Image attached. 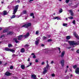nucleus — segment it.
Listing matches in <instances>:
<instances>
[{"label": "nucleus", "mask_w": 79, "mask_h": 79, "mask_svg": "<svg viewBox=\"0 0 79 79\" xmlns=\"http://www.w3.org/2000/svg\"><path fill=\"white\" fill-rule=\"evenodd\" d=\"M69 44H70V45H79V41H77L76 42V41H68Z\"/></svg>", "instance_id": "1"}, {"label": "nucleus", "mask_w": 79, "mask_h": 79, "mask_svg": "<svg viewBox=\"0 0 79 79\" xmlns=\"http://www.w3.org/2000/svg\"><path fill=\"white\" fill-rule=\"evenodd\" d=\"M30 34H29V33L27 32L26 35H20L18 36V40H21L22 39H23V37H24L25 39L27 38V37H28L29 36Z\"/></svg>", "instance_id": "2"}, {"label": "nucleus", "mask_w": 79, "mask_h": 79, "mask_svg": "<svg viewBox=\"0 0 79 79\" xmlns=\"http://www.w3.org/2000/svg\"><path fill=\"white\" fill-rule=\"evenodd\" d=\"M31 23H28L24 24V25H23L22 27H25V28H28L29 27H31Z\"/></svg>", "instance_id": "3"}, {"label": "nucleus", "mask_w": 79, "mask_h": 79, "mask_svg": "<svg viewBox=\"0 0 79 79\" xmlns=\"http://www.w3.org/2000/svg\"><path fill=\"white\" fill-rule=\"evenodd\" d=\"M18 7H19V5H17L15 6V8L13 10V15H15L16 13V12L18 11Z\"/></svg>", "instance_id": "4"}, {"label": "nucleus", "mask_w": 79, "mask_h": 79, "mask_svg": "<svg viewBox=\"0 0 79 79\" xmlns=\"http://www.w3.org/2000/svg\"><path fill=\"white\" fill-rule=\"evenodd\" d=\"M6 51H8V52H11L12 53H15V50L13 49H10L8 48H6L5 49Z\"/></svg>", "instance_id": "5"}, {"label": "nucleus", "mask_w": 79, "mask_h": 79, "mask_svg": "<svg viewBox=\"0 0 79 79\" xmlns=\"http://www.w3.org/2000/svg\"><path fill=\"white\" fill-rule=\"evenodd\" d=\"M73 35L75 36V37L77 38V39H79V36H78V35L77 34L76 32H74Z\"/></svg>", "instance_id": "6"}, {"label": "nucleus", "mask_w": 79, "mask_h": 79, "mask_svg": "<svg viewBox=\"0 0 79 79\" xmlns=\"http://www.w3.org/2000/svg\"><path fill=\"white\" fill-rule=\"evenodd\" d=\"M5 74L6 76H10L12 74V73H10L9 72L7 71L5 73Z\"/></svg>", "instance_id": "7"}, {"label": "nucleus", "mask_w": 79, "mask_h": 79, "mask_svg": "<svg viewBox=\"0 0 79 79\" xmlns=\"http://www.w3.org/2000/svg\"><path fill=\"white\" fill-rule=\"evenodd\" d=\"M47 70L46 69V67H44V69L43 71V74H45L47 73Z\"/></svg>", "instance_id": "8"}, {"label": "nucleus", "mask_w": 79, "mask_h": 79, "mask_svg": "<svg viewBox=\"0 0 79 79\" xmlns=\"http://www.w3.org/2000/svg\"><path fill=\"white\" fill-rule=\"evenodd\" d=\"M61 64L62 65V66L63 67V66H64V60H63L61 61Z\"/></svg>", "instance_id": "9"}, {"label": "nucleus", "mask_w": 79, "mask_h": 79, "mask_svg": "<svg viewBox=\"0 0 79 79\" xmlns=\"http://www.w3.org/2000/svg\"><path fill=\"white\" fill-rule=\"evenodd\" d=\"M69 11L70 12L71 16H73L74 15V13H73V11H72V10H69Z\"/></svg>", "instance_id": "10"}, {"label": "nucleus", "mask_w": 79, "mask_h": 79, "mask_svg": "<svg viewBox=\"0 0 79 79\" xmlns=\"http://www.w3.org/2000/svg\"><path fill=\"white\" fill-rule=\"evenodd\" d=\"M3 15H4V16H5L7 14H8V12H7L6 10H4L3 12Z\"/></svg>", "instance_id": "11"}, {"label": "nucleus", "mask_w": 79, "mask_h": 79, "mask_svg": "<svg viewBox=\"0 0 79 79\" xmlns=\"http://www.w3.org/2000/svg\"><path fill=\"white\" fill-rule=\"evenodd\" d=\"M13 40H14V41H15V43H16V44H18V42H19V41L17 40V38H13Z\"/></svg>", "instance_id": "12"}, {"label": "nucleus", "mask_w": 79, "mask_h": 79, "mask_svg": "<svg viewBox=\"0 0 79 79\" xmlns=\"http://www.w3.org/2000/svg\"><path fill=\"white\" fill-rule=\"evenodd\" d=\"M75 73L76 74H79V68H77L75 70Z\"/></svg>", "instance_id": "13"}, {"label": "nucleus", "mask_w": 79, "mask_h": 79, "mask_svg": "<svg viewBox=\"0 0 79 79\" xmlns=\"http://www.w3.org/2000/svg\"><path fill=\"white\" fill-rule=\"evenodd\" d=\"M39 41H40V40L38 39L36 40V41H35V44L36 45H38L39 43Z\"/></svg>", "instance_id": "14"}, {"label": "nucleus", "mask_w": 79, "mask_h": 79, "mask_svg": "<svg viewBox=\"0 0 79 79\" xmlns=\"http://www.w3.org/2000/svg\"><path fill=\"white\" fill-rule=\"evenodd\" d=\"M13 34V32L12 31H8L7 33V35H12Z\"/></svg>", "instance_id": "15"}, {"label": "nucleus", "mask_w": 79, "mask_h": 79, "mask_svg": "<svg viewBox=\"0 0 79 79\" xmlns=\"http://www.w3.org/2000/svg\"><path fill=\"white\" fill-rule=\"evenodd\" d=\"M65 53V52L63 51L61 53V58H63V56H64V53Z\"/></svg>", "instance_id": "16"}, {"label": "nucleus", "mask_w": 79, "mask_h": 79, "mask_svg": "<svg viewBox=\"0 0 79 79\" xmlns=\"http://www.w3.org/2000/svg\"><path fill=\"white\" fill-rule=\"evenodd\" d=\"M20 52L22 53H24L25 52V50H24V48H23L22 49H21Z\"/></svg>", "instance_id": "17"}, {"label": "nucleus", "mask_w": 79, "mask_h": 79, "mask_svg": "<svg viewBox=\"0 0 79 79\" xmlns=\"http://www.w3.org/2000/svg\"><path fill=\"white\" fill-rule=\"evenodd\" d=\"M21 68L22 69H25V66L22 64L21 66Z\"/></svg>", "instance_id": "18"}, {"label": "nucleus", "mask_w": 79, "mask_h": 79, "mask_svg": "<svg viewBox=\"0 0 79 79\" xmlns=\"http://www.w3.org/2000/svg\"><path fill=\"white\" fill-rule=\"evenodd\" d=\"M66 39L67 40H69L71 39V36H67L66 37Z\"/></svg>", "instance_id": "19"}, {"label": "nucleus", "mask_w": 79, "mask_h": 79, "mask_svg": "<svg viewBox=\"0 0 79 79\" xmlns=\"http://www.w3.org/2000/svg\"><path fill=\"white\" fill-rule=\"evenodd\" d=\"M30 45L29 44H26L24 46V47L25 48H27V47H28Z\"/></svg>", "instance_id": "20"}, {"label": "nucleus", "mask_w": 79, "mask_h": 79, "mask_svg": "<svg viewBox=\"0 0 79 79\" xmlns=\"http://www.w3.org/2000/svg\"><path fill=\"white\" fill-rule=\"evenodd\" d=\"M7 31H8V30L7 29H5L3 30V33H5L6 32H7Z\"/></svg>", "instance_id": "21"}, {"label": "nucleus", "mask_w": 79, "mask_h": 79, "mask_svg": "<svg viewBox=\"0 0 79 79\" xmlns=\"http://www.w3.org/2000/svg\"><path fill=\"white\" fill-rule=\"evenodd\" d=\"M59 12L60 13H62L63 12V9L61 8H60L59 10Z\"/></svg>", "instance_id": "22"}, {"label": "nucleus", "mask_w": 79, "mask_h": 79, "mask_svg": "<svg viewBox=\"0 0 79 79\" xmlns=\"http://www.w3.org/2000/svg\"><path fill=\"white\" fill-rule=\"evenodd\" d=\"M69 0H66L65 2H66V3H69ZM74 0V1H76V0Z\"/></svg>", "instance_id": "23"}, {"label": "nucleus", "mask_w": 79, "mask_h": 79, "mask_svg": "<svg viewBox=\"0 0 79 79\" xmlns=\"http://www.w3.org/2000/svg\"><path fill=\"white\" fill-rule=\"evenodd\" d=\"M8 47H13V45L11 44H9L8 45Z\"/></svg>", "instance_id": "24"}, {"label": "nucleus", "mask_w": 79, "mask_h": 79, "mask_svg": "<svg viewBox=\"0 0 79 79\" xmlns=\"http://www.w3.org/2000/svg\"><path fill=\"white\" fill-rule=\"evenodd\" d=\"M47 41L48 42H52V40L51 39H49Z\"/></svg>", "instance_id": "25"}, {"label": "nucleus", "mask_w": 79, "mask_h": 79, "mask_svg": "<svg viewBox=\"0 0 79 79\" xmlns=\"http://www.w3.org/2000/svg\"><path fill=\"white\" fill-rule=\"evenodd\" d=\"M73 68L74 69H76L77 68V65H75L73 66Z\"/></svg>", "instance_id": "26"}, {"label": "nucleus", "mask_w": 79, "mask_h": 79, "mask_svg": "<svg viewBox=\"0 0 79 79\" xmlns=\"http://www.w3.org/2000/svg\"><path fill=\"white\" fill-rule=\"evenodd\" d=\"M23 13L24 14H27V11L26 10H24L23 11Z\"/></svg>", "instance_id": "27"}, {"label": "nucleus", "mask_w": 79, "mask_h": 79, "mask_svg": "<svg viewBox=\"0 0 79 79\" xmlns=\"http://www.w3.org/2000/svg\"><path fill=\"white\" fill-rule=\"evenodd\" d=\"M16 17V15H13L11 17V19H13V18H15Z\"/></svg>", "instance_id": "28"}, {"label": "nucleus", "mask_w": 79, "mask_h": 79, "mask_svg": "<svg viewBox=\"0 0 79 79\" xmlns=\"http://www.w3.org/2000/svg\"><path fill=\"white\" fill-rule=\"evenodd\" d=\"M48 68H49V65L48 64H47V65L46 67V69L47 68V69H48Z\"/></svg>", "instance_id": "29"}, {"label": "nucleus", "mask_w": 79, "mask_h": 79, "mask_svg": "<svg viewBox=\"0 0 79 79\" xmlns=\"http://www.w3.org/2000/svg\"><path fill=\"white\" fill-rule=\"evenodd\" d=\"M68 18H69V19H73V17L70 16V17H69Z\"/></svg>", "instance_id": "30"}, {"label": "nucleus", "mask_w": 79, "mask_h": 79, "mask_svg": "<svg viewBox=\"0 0 79 79\" xmlns=\"http://www.w3.org/2000/svg\"><path fill=\"white\" fill-rule=\"evenodd\" d=\"M72 23H73V24H76V21L75 20H73Z\"/></svg>", "instance_id": "31"}, {"label": "nucleus", "mask_w": 79, "mask_h": 79, "mask_svg": "<svg viewBox=\"0 0 79 79\" xmlns=\"http://www.w3.org/2000/svg\"><path fill=\"white\" fill-rule=\"evenodd\" d=\"M67 25H68V24H67V23H64L63 24V26H67Z\"/></svg>", "instance_id": "32"}, {"label": "nucleus", "mask_w": 79, "mask_h": 79, "mask_svg": "<svg viewBox=\"0 0 79 79\" xmlns=\"http://www.w3.org/2000/svg\"><path fill=\"white\" fill-rule=\"evenodd\" d=\"M43 39H44V40H46V39H47V37L45 36H43Z\"/></svg>", "instance_id": "33"}, {"label": "nucleus", "mask_w": 79, "mask_h": 79, "mask_svg": "<svg viewBox=\"0 0 79 79\" xmlns=\"http://www.w3.org/2000/svg\"><path fill=\"white\" fill-rule=\"evenodd\" d=\"M53 19H58V17H54Z\"/></svg>", "instance_id": "34"}, {"label": "nucleus", "mask_w": 79, "mask_h": 79, "mask_svg": "<svg viewBox=\"0 0 79 79\" xmlns=\"http://www.w3.org/2000/svg\"><path fill=\"white\" fill-rule=\"evenodd\" d=\"M13 68V66H11L10 67V69H12Z\"/></svg>", "instance_id": "35"}, {"label": "nucleus", "mask_w": 79, "mask_h": 79, "mask_svg": "<svg viewBox=\"0 0 79 79\" xmlns=\"http://www.w3.org/2000/svg\"><path fill=\"white\" fill-rule=\"evenodd\" d=\"M51 76L52 77H54V76H55V75L54 73H53L52 74Z\"/></svg>", "instance_id": "36"}, {"label": "nucleus", "mask_w": 79, "mask_h": 79, "mask_svg": "<svg viewBox=\"0 0 79 79\" xmlns=\"http://www.w3.org/2000/svg\"><path fill=\"white\" fill-rule=\"evenodd\" d=\"M39 31H37L36 32V34L37 35V34H39Z\"/></svg>", "instance_id": "37"}, {"label": "nucleus", "mask_w": 79, "mask_h": 79, "mask_svg": "<svg viewBox=\"0 0 79 79\" xmlns=\"http://www.w3.org/2000/svg\"><path fill=\"white\" fill-rule=\"evenodd\" d=\"M34 13H31V14L30 16H34Z\"/></svg>", "instance_id": "38"}, {"label": "nucleus", "mask_w": 79, "mask_h": 79, "mask_svg": "<svg viewBox=\"0 0 79 79\" xmlns=\"http://www.w3.org/2000/svg\"><path fill=\"white\" fill-rule=\"evenodd\" d=\"M5 37V35H1L0 37V38L1 39H2V37Z\"/></svg>", "instance_id": "39"}, {"label": "nucleus", "mask_w": 79, "mask_h": 79, "mask_svg": "<svg viewBox=\"0 0 79 79\" xmlns=\"http://www.w3.org/2000/svg\"><path fill=\"white\" fill-rule=\"evenodd\" d=\"M35 62L36 63H38V62H39V60L37 59H36L35 60Z\"/></svg>", "instance_id": "40"}, {"label": "nucleus", "mask_w": 79, "mask_h": 79, "mask_svg": "<svg viewBox=\"0 0 79 79\" xmlns=\"http://www.w3.org/2000/svg\"><path fill=\"white\" fill-rule=\"evenodd\" d=\"M44 64H45V62H43L41 63L42 65H43Z\"/></svg>", "instance_id": "41"}, {"label": "nucleus", "mask_w": 79, "mask_h": 79, "mask_svg": "<svg viewBox=\"0 0 79 79\" xmlns=\"http://www.w3.org/2000/svg\"><path fill=\"white\" fill-rule=\"evenodd\" d=\"M33 58H36V56H35V55H34V56H33Z\"/></svg>", "instance_id": "42"}, {"label": "nucleus", "mask_w": 79, "mask_h": 79, "mask_svg": "<svg viewBox=\"0 0 79 79\" xmlns=\"http://www.w3.org/2000/svg\"><path fill=\"white\" fill-rule=\"evenodd\" d=\"M77 53H79V50H77Z\"/></svg>", "instance_id": "43"}, {"label": "nucleus", "mask_w": 79, "mask_h": 79, "mask_svg": "<svg viewBox=\"0 0 79 79\" xmlns=\"http://www.w3.org/2000/svg\"><path fill=\"white\" fill-rule=\"evenodd\" d=\"M41 47H44L45 46V45L44 44H42L41 45Z\"/></svg>", "instance_id": "44"}, {"label": "nucleus", "mask_w": 79, "mask_h": 79, "mask_svg": "<svg viewBox=\"0 0 79 79\" xmlns=\"http://www.w3.org/2000/svg\"><path fill=\"white\" fill-rule=\"evenodd\" d=\"M68 49H70L71 48V47H69L67 48Z\"/></svg>", "instance_id": "45"}, {"label": "nucleus", "mask_w": 79, "mask_h": 79, "mask_svg": "<svg viewBox=\"0 0 79 79\" xmlns=\"http://www.w3.org/2000/svg\"><path fill=\"white\" fill-rule=\"evenodd\" d=\"M2 64V61L0 60V65H1Z\"/></svg>", "instance_id": "46"}, {"label": "nucleus", "mask_w": 79, "mask_h": 79, "mask_svg": "<svg viewBox=\"0 0 79 79\" xmlns=\"http://www.w3.org/2000/svg\"><path fill=\"white\" fill-rule=\"evenodd\" d=\"M31 55H35V54H34V53H32L31 54Z\"/></svg>", "instance_id": "47"}, {"label": "nucleus", "mask_w": 79, "mask_h": 79, "mask_svg": "<svg viewBox=\"0 0 79 79\" xmlns=\"http://www.w3.org/2000/svg\"><path fill=\"white\" fill-rule=\"evenodd\" d=\"M30 61V58H29L28 60H27V61Z\"/></svg>", "instance_id": "48"}, {"label": "nucleus", "mask_w": 79, "mask_h": 79, "mask_svg": "<svg viewBox=\"0 0 79 79\" xmlns=\"http://www.w3.org/2000/svg\"><path fill=\"white\" fill-rule=\"evenodd\" d=\"M53 61H52L51 62V64H53Z\"/></svg>", "instance_id": "49"}, {"label": "nucleus", "mask_w": 79, "mask_h": 79, "mask_svg": "<svg viewBox=\"0 0 79 79\" xmlns=\"http://www.w3.org/2000/svg\"><path fill=\"white\" fill-rule=\"evenodd\" d=\"M32 1H34V0H30V1H29V2H32Z\"/></svg>", "instance_id": "50"}, {"label": "nucleus", "mask_w": 79, "mask_h": 79, "mask_svg": "<svg viewBox=\"0 0 79 79\" xmlns=\"http://www.w3.org/2000/svg\"><path fill=\"white\" fill-rule=\"evenodd\" d=\"M7 64V63H5L4 64V66H6V65Z\"/></svg>", "instance_id": "51"}, {"label": "nucleus", "mask_w": 79, "mask_h": 79, "mask_svg": "<svg viewBox=\"0 0 79 79\" xmlns=\"http://www.w3.org/2000/svg\"><path fill=\"white\" fill-rule=\"evenodd\" d=\"M17 2L18 3H19L20 2V1H19V0H18L17 1Z\"/></svg>", "instance_id": "52"}, {"label": "nucleus", "mask_w": 79, "mask_h": 79, "mask_svg": "<svg viewBox=\"0 0 79 79\" xmlns=\"http://www.w3.org/2000/svg\"><path fill=\"white\" fill-rule=\"evenodd\" d=\"M48 38H50V37H51V36L50 35H48Z\"/></svg>", "instance_id": "53"}, {"label": "nucleus", "mask_w": 79, "mask_h": 79, "mask_svg": "<svg viewBox=\"0 0 79 79\" xmlns=\"http://www.w3.org/2000/svg\"><path fill=\"white\" fill-rule=\"evenodd\" d=\"M71 50L72 51H73L74 50V48L71 49Z\"/></svg>", "instance_id": "54"}, {"label": "nucleus", "mask_w": 79, "mask_h": 79, "mask_svg": "<svg viewBox=\"0 0 79 79\" xmlns=\"http://www.w3.org/2000/svg\"><path fill=\"white\" fill-rule=\"evenodd\" d=\"M2 28L0 27V31H2Z\"/></svg>", "instance_id": "55"}, {"label": "nucleus", "mask_w": 79, "mask_h": 79, "mask_svg": "<svg viewBox=\"0 0 79 79\" xmlns=\"http://www.w3.org/2000/svg\"><path fill=\"white\" fill-rule=\"evenodd\" d=\"M67 71H68V70L67 69L65 70V73H67Z\"/></svg>", "instance_id": "56"}, {"label": "nucleus", "mask_w": 79, "mask_h": 79, "mask_svg": "<svg viewBox=\"0 0 79 79\" xmlns=\"http://www.w3.org/2000/svg\"><path fill=\"white\" fill-rule=\"evenodd\" d=\"M32 64V63L31 62H30V66H31V65Z\"/></svg>", "instance_id": "57"}, {"label": "nucleus", "mask_w": 79, "mask_h": 79, "mask_svg": "<svg viewBox=\"0 0 79 79\" xmlns=\"http://www.w3.org/2000/svg\"><path fill=\"white\" fill-rule=\"evenodd\" d=\"M58 49L59 51L60 50V48H58Z\"/></svg>", "instance_id": "58"}, {"label": "nucleus", "mask_w": 79, "mask_h": 79, "mask_svg": "<svg viewBox=\"0 0 79 79\" xmlns=\"http://www.w3.org/2000/svg\"><path fill=\"white\" fill-rule=\"evenodd\" d=\"M32 18H33V19H34V18H35V17H34V16H33V17H32Z\"/></svg>", "instance_id": "59"}, {"label": "nucleus", "mask_w": 79, "mask_h": 79, "mask_svg": "<svg viewBox=\"0 0 79 79\" xmlns=\"http://www.w3.org/2000/svg\"><path fill=\"white\" fill-rule=\"evenodd\" d=\"M29 66H30V65H28L27 66V67L28 68V67H29Z\"/></svg>", "instance_id": "60"}, {"label": "nucleus", "mask_w": 79, "mask_h": 79, "mask_svg": "<svg viewBox=\"0 0 79 79\" xmlns=\"http://www.w3.org/2000/svg\"><path fill=\"white\" fill-rule=\"evenodd\" d=\"M67 68H69V66L68 65H67Z\"/></svg>", "instance_id": "61"}, {"label": "nucleus", "mask_w": 79, "mask_h": 79, "mask_svg": "<svg viewBox=\"0 0 79 79\" xmlns=\"http://www.w3.org/2000/svg\"><path fill=\"white\" fill-rule=\"evenodd\" d=\"M3 3H4L3 2H1V3H2V4H3Z\"/></svg>", "instance_id": "62"}, {"label": "nucleus", "mask_w": 79, "mask_h": 79, "mask_svg": "<svg viewBox=\"0 0 79 79\" xmlns=\"http://www.w3.org/2000/svg\"><path fill=\"white\" fill-rule=\"evenodd\" d=\"M66 21H67V20H68V18H66Z\"/></svg>", "instance_id": "63"}, {"label": "nucleus", "mask_w": 79, "mask_h": 79, "mask_svg": "<svg viewBox=\"0 0 79 79\" xmlns=\"http://www.w3.org/2000/svg\"><path fill=\"white\" fill-rule=\"evenodd\" d=\"M59 53H61V51H60V50H59Z\"/></svg>", "instance_id": "64"}]
</instances>
